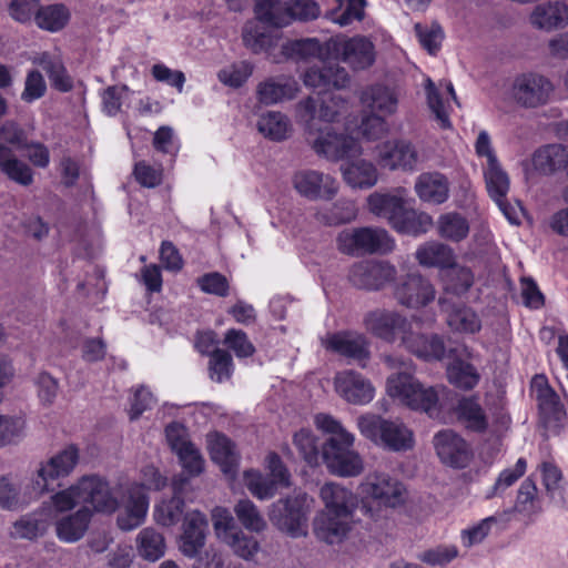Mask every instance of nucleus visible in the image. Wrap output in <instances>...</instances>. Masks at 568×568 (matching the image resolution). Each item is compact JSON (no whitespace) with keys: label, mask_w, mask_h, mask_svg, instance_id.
<instances>
[{"label":"nucleus","mask_w":568,"mask_h":568,"mask_svg":"<svg viewBox=\"0 0 568 568\" xmlns=\"http://www.w3.org/2000/svg\"><path fill=\"white\" fill-rule=\"evenodd\" d=\"M474 284V273L469 267L455 265L449 267L445 274V290L455 295H463Z\"/></svg>","instance_id":"nucleus-49"},{"label":"nucleus","mask_w":568,"mask_h":568,"mask_svg":"<svg viewBox=\"0 0 568 568\" xmlns=\"http://www.w3.org/2000/svg\"><path fill=\"white\" fill-rule=\"evenodd\" d=\"M16 536L33 540L45 531V520L39 518L38 513H32L22 516L13 524Z\"/></svg>","instance_id":"nucleus-59"},{"label":"nucleus","mask_w":568,"mask_h":568,"mask_svg":"<svg viewBox=\"0 0 568 568\" xmlns=\"http://www.w3.org/2000/svg\"><path fill=\"white\" fill-rule=\"evenodd\" d=\"M149 508V499L142 493L131 494L124 513L118 515L116 524L121 530H132L144 521Z\"/></svg>","instance_id":"nucleus-35"},{"label":"nucleus","mask_w":568,"mask_h":568,"mask_svg":"<svg viewBox=\"0 0 568 568\" xmlns=\"http://www.w3.org/2000/svg\"><path fill=\"white\" fill-rule=\"evenodd\" d=\"M433 444L439 460L450 468L464 469L473 458L469 444L453 429L436 433Z\"/></svg>","instance_id":"nucleus-16"},{"label":"nucleus","mask_w":568,"mask_h":568,"mask_svg":"<svg viewBox=\"0 0 568 568\" xmlns=\"http://www.w3.org/2000/svg\"><path fill=\"white\" fill-rule=\"evenodd\" d=\"M387 394L402 405L416 412H424L429 417L438 415V393L435 387L424 385L407 373L393 374L386 382Z\"/></svg>","instance_id":"nucleus-5"},{"label":"nucleus","mask_w":568,"mask_h":568,"mask_svg":"<svg viewBox=\"0 0 568 568\" xmlns=\"http://www.w3.org/2000/svg\"><path fill=\"white\" fill-rule=\"evenodd\" d=\"M334 386L336 393L353 405H366L375 396L372 382L354 369L338 372L334 378Z\"/></svg>","instance_id":"nucleus-18"},{"label":"nucleus","mask_w":568,"mask_h":568,"mask_svg":"<svg viewBox=\"0 0 568 568\" xmlns=\"http://www.w3.org/2000/svg\"><path fill=\"white\" fill-rule=\"evenodd\" d=\"M554 90L555 87L547 77L530 71L515 77L511 95L520 106L536 109L548 103Z\"/></svg>","instance_id":"nucleus-12"},{"label":"nucleus","mask_w":568,"mask_h":568,"mask_svg":"<svg viewBox=\"0 0 568 568\" xmlns=\"http://www.w3.org/2000/svg\"><path fill=\"white\" fill-rule=\"evenodd\" d=\"M537 486L534 479L527 477L520 485L515 503V510L520 514H531L536 509Z\"/></svg>","instance_id":"nucleus-64"},{"label":"nucleus","mask_w":568,"mask_h":568,"mask_svg":"<svg viewBox=\"0 0 568 568\" xmlns=\"http://www.w3.org/2000/svg\"><path fill=\"white\" fill-rule=\"evenodd\" d=\"M447 378L456 388L471 390L478 385L480 375L471 363L456 358L447 367Z\"/></svg>","instance_id":"nucleus-40"},{"label":"nucleus","mask_w":568,"mask_h":568,"mask_svg":"<svg viewBox=\"0 0 568 568\" xmlns=\"http://www.w3.org/2000/svg\"><path fill=\"white\" fill-rule=\"evenodd\" d=\"M293 184L302 196L311 201L320 199L329 201L338 191V183L335 179L314 170L296 172Z\"/></svg>","instance_id":"nucleus-20"},{"label":"nucleus","mask_w":568,"mask_h":568,"mask_svg":"<svg viewBox=\"0 0 568 568\" xmlns=\"http://www.w3.org/2000/svg\"><path fill=\"white\" fill-rule=\"evenodd\" d=\"M308 513L310 505L307 495L304 493L275 501L271 507L268 517L278 530L297 538L307 534Z\"/></svg>","instance_id":"nucleus-8"},{"label":"nucleus","mask_w":568,"mask_h":568,"mask_svg":"<svg viewBox=\"0 0 568 568\" xmlns=\"http://www.w3.org/2000/svg\"><path fill=\"white\" fill-rule=\"evenodd\" d=\"M298 92V84L294 79L270 78L257 87V98L263 104L270 105L283 100H292Z\"/></svg>","instance_id":"nucleus-33"},{"label":"nucleus","mask_w":568,"mask_h":568,"mask_svg":"<svg viewBox=\"0 0 568 568\" xmlns=\"http://www.w3.org/2000/svg\"><path fill=\"white\" fill-rule=\"evenodd\" d=\"M357 216V209L351 200H338L331 207L317 213L322 223L336 226L352 222Z\"/></svg>","instance_id":"nucleus-45"},{"label":"nucleus","mask_w":568,"mask_h":568,"mask_svg":"<svg viewBox=\"0 0 568 568\" xmlns=\"http://www.w3.org/2000/svg\"><path fill=\"white\" fill-rule=\"evenodd\" d=\"M347 101L339 94L324 92L320 94V103L316 99L308 97L297 104L298 114L305 120V130L311 138L318 129L317 120L324 122V125L337 121L345 109Z\"/></svg>","instance_id":"nucleus-10"},{"label":"nucleus","mask_w":568,"mask_h":568,"mask_svg":"<svg viewBox=\"0 0 568 568\" xmlns=\"http://www.w3.org/2000/svg\"><path fill=\"white\" fill-rule=\"evenodd\" d=\"M71 12L63 3H53L39 7L34 20L43 30L49 32H59L70 21Z\"/></svg>","instance_id":"nucleus-37"},{"label":"nucleus","mask_w":568,"mask_h":568,"mask_svg":"<svg viewBox=\"0 0 568 568\" xmlns=\"http://www.w3.org/2000/svg\"><path fill=\"white\" fill-rule=\"evenodd\" d=\"M312 140L316 154L332 161L351 159L361 152L358 141L347 134L337 133L332 125H320Z\"/></svg>","instance_id":"nucleus-14"},{"label":"nucleus","mask_w":568,"mask_h":568,"mask_svg":"<svg viewBox=\"0 0 568 568\" xmlns=\"http://www.w3.org/2000/svg\"><path fill=\"white\" fill-rule=\"evenodd\" d=\"M416 260L422 266L446 271L456 262L453 248L440 242H429L418 247Z\"/></svg>","instance_id":"nucleus-34"},{"label":"nucleus","mask_w":568,"mask_h":568,"mask_svg":"<svg viewBox=\"0 0 568 568\" xmlns=\"http://www.w3.org/2000/svg\"><path fill=\"white\" fill-rule=\"evenodd\" d=\"M448 325L462 333H477L481 328V322L477 314L467 307L456 308L448 316Z\"/></svg>","instance_id":"nucleus-55"},{"label":"nucleus","mask_w":568,"mask_h":568,"mask_svg":"<svg viewBox=\"0 0 568 568\" xmlns=\"http://www.w3.org/2000/svg\"><path fill=\"white\" fill-rule=\"evenodd\" d=\"M363 105L373 113L387 116L396 112L398 99L394 90L383 84L366 88L361 94Z\"/></svg>","instance_id":"nucleus-29"},{"label":"nucleus","mask_w":568,"mask_h":568,"mask_svg":"<svg viewBox=\"0 0 568 568\" xmlns=\"http://www.w3.org/2000/svg\"><path fill=\"white\" fill-rule=\"evenodd\" d=\"M207 527L206 516L201 511L195 510L185 515L180 538L183 555L192 558L200 554L205 545Z\"/></svg>","instance_id":"nucleus-25"},{"label":"nucleus","mask_w":568,"mask_h":568,"mask_svg":"<svg viewBox=\"0 0 568 568\" xmlns=\"http://www.w3.org/2000/svg\"><path fill=\"white\" fill-rule=\"evenodd\" d=\"M253 68L247 62L234 63L229 68L220 70L219 80L231 88H241L251 77Z\"/></svg>","instance_id":"nucleus-61"},{"label":"nucleus","mask_w":568,"mask_h":568,"mask_svg":"<svg viewBox=\"0 0 568 568\" xmlns=\"http://www.w3.org/2000/svg\"><path fill=\"white\" fill-rule=\"evenodd\" d=\"M78 462L79 449L74 445H69L41 465L34 483L36 489L40 493L54 490L55 486H60L55 481L69 476Z\"/></svg>","instance_id":"nucleus-15"},{"label":"nucleus","mask_w":568,"mask_h":568,"mask_svg":"<svg viewBox=\"0 0 568 568\" xmlns=\"http://www.w3.org/2000/svg\"><path fill=\"white\" fill-rule=\"evenodd\" d=\"M185 503L183 497L175 491L174 495L155 506L154 518L158 524L169 527L180 521L184 513Z\"/></svg>","instance_id":"nucleus-48"},{"label":"nucleus","mask_w":568,"mask_h":568,"mask_svg":"<svg viewBox=\"0 0 568 568\" xmlns=\"http://www.w3.org/2000/svg\"><path fill=\"white\" fill-rule=\"evenodd\" d=\"M527 469V462L524 457L517 459L513 468H506L499 473L495 484L487 490L485 498L491 499L496 496H501L507 488L513 486L520 477H523Z\"/></svg>","instance_id":"nucleus-50"},{"label":"nucleus","mask_w":568,"mask_h":568,"mask_svg":"<svg viewBox=\"0 0 568 568\" xmlns=\"http://www.w3.org/2000/svg\"><path fill=\"white\" fill-rule=\"evenodd\" d=\"M82 503L92 506V513L111 514L118 508V500L113 497L108 481L98 476H84L80 479Z\"/></svg>","instance_id":"nucleus-22"},{"label":"nucleus","mask_w":568,"mask_h":568,"mask_svg":"<svg viewBox=\"0 0 568 568\" xmlns=\"http://www.w3.org/2000/svg\"><path fill=\"white\" fill-rule=\"evenodd\" d=\"M519 282L523 304L530 310L542 308L546 303V297L537 282L530 276H521Z\"/></svg>","instance_id":"nucleus-63"},{"label":"nucleus","mask_w":568,"mask_h":568,"mask_svg":"<svg viewBox=\"0 0 568 568\" xmlns=\"http://www.w3.org/2000/svg\"><path fill=\"white\" fill-rule=\"evenodd\" d=\"M326 351L365 368L371 359V342L364 333L345 329L328 334L323 342Z\"/></svg>","instance_id":"nucleus-13"},{"label":"nucleus","mask_w":568,"mask_h":568,"mask_svg":"<svg viewBox=\"0 0 568 568\" xmlns=\"http://www.w3.org/2000/svg\"><path fill=\"white\" fill-rule=\"evenodd\" d=\"M324 504L314 519L315 536L326 544L342 541L352 528L354 513L358 506L357 496L346 487L326 483L320 490Z\"/></svg>","instance_id":"nucleus-3"},{"label":"nucleus","mask_w":568,"mask_h":568,"mask_svg":"<svg viewBox=\"0 0 568 568\" xmlns=\"http://www.w3.org/2000/svg\"><path fill=\"white\" fill-rule=\"evenodd\" d=\"M223 344L232 349L236 357L247 358L254 355L255 346L242 329L230 328L226 331Z\"/></svg>","instance_id":"nucleus-58"},{"label":"nucleus","mask_w":568,"mask_h":568,"mask_svg":"<svg viewBox=\"0 0 568 568\" xmlns=\"http://www.w3.org/2000/svg\"><path fill=\"white\" fill-rule=\"evenodd\" d=\"M568 161V148L562 144H546L538 148L532 156L534 170L544 175L564 170Z\"/></svg>","instance_id":"nucleus-28"},{"label":"nucleus","mask_w":568,"mask_h":568,"mask_svg":"<svg viewBox=\"0 0 568 568\" xmlns=\"http://www.w3.org/2000/svg\"><path fill=\"white\" fill-rule=\"evenodd\" d=\"M363 493L379 505L394 508L404 504L406 488L402 481L387 474H375L364 484Z\"/></svg>","instance_id":"nucleus-21"},{"label":"nucleus","mask_w":568,"mask_h":568,"mask_svg":"<svg viewBox=\"0 0 568 568\" xmlns=\"http://www.w3.org/2000/svg\"><path fill=\"white\" fill-rule=\"evenodd\" d=\"M280 39L281 38H243V43L245 48L250 49L253 53H265L266 58L273 63H283L288 60L297 62L306 61L308 58H318L322 62V67L308 68L303 75V82L306 87L318 89L320 94L328 92L332 88L342 89L348 84L349 75L347 71L339 67L334 58L324 59L316 53L305 57L282 54L287 45L301 38L288 41L278 49Z\"/></svg>","instance_id":"nucleus-2"},{"label":"nucleus","mask_w":568,"mask_h":568,"mask_svg":"<svg viewBox=\"0 0 568 568\" xmlns=\"http://www.w3.org/2000/svg\"><path fill=\"white\" fill-rule=\"evenodd\" d=\"M139 555L150 561L159 560L165 551V540L162 534L148 527L140 531L136 538Z\"/></svg>","instance_id":"nucleus-44"},{"label":"nucleus","mask_w":568,"mask_h":568,"mask_svg":"<svg viewBox=\"0 0 568 568\" xmlns=\"http://www.w3.org/2000/svg\"><path fill=\"white\" fill-rule=\"evenodd\" d=\"M414 189L422 202L433 205L446 203L450 195L449 180L438 171L420 173L416 179Z\"/></svg>","instance_id":"nucleus-23"},{"label":"nucleus","mask_w":568,"mask_h":568,"mask_svg":"<svg viewBox=\"0 0 568 568\" xmlns=\"http://www.w3.org/2000/svg\"><path fill=\"white\" fill-rule=\"evenodd\" d=\"M256 18L266 26L285 27V17L282 16L281 0H254Z\"/></svg>","instance_id":"nucleus-54"},{"label":"nucleus","mask_w":568,"mask_h":568,"mask_svg":"<svg viewBox=\"0 0 568 568\" xmlns=\"http://www.w3.org/2000/svg\"><path fill=\"white\" fill-rule=\"evenodd\" d=\"M343 178L352 187L368 189L377 182V170L373 163L361 160L344 166Z\"/></svg>","instance_id":"nucleus-41"},{"label":"nucleus","mask_w":568,"mask_h":568,"mask_svg":"<svg viewBox=\"0 0 568 568\" xmlns=\"http://www.w3.org/2000/svg\"><path fill=\"white\" fill-rule=\"evenodd\" d=\"M531 390L536 394L539 419L545 427L560 430L567 422V412L544 374H537L531 379Z\"/></svg>","instance_id":"nucleus-11"},{"label":"nucleus","mask_w":568,"mask_h":568,"mask_svg":"<svg viewBox=\"0 0 568 568\" xmlns=\"http://www.w3.org/2000/svg\"><path fill=\"white\" fill-rule=\"evenodd\" d=\"M484 178L489 196L501 206L509 190V178L501 169L497 158H491L490 163H487Z\"/></svg>","instance_id":"nucleus-39"},{"label":"nucleus","mask_w":568,"mask_h":568,"mask_svg":"<svg viewBox=\"0 0 568 568\" xmlns=\"http://www.w3.org/2000/svg\"><path fill=\"white\" fill-rule=\"evenodd\" d=\"M207 448L213 463L217 464L224 474H234L237 458L234 443L223 433L215 432L207 436Z\"/></svg>","instance_id":"nucleus-30"},{"label":"nucleus","mask_w":568,"mask_h":568,"mask_svg":"<svg viewBox=\"0 0 568 568\" xmlns=\"http://www.w3.org/2000/svg\"><path fill=\"white\" fill-rule=\"evenodd\" d=\"M437 233L447 241L459 243L469 234L467 219L458 212H447L437 219Z\"/></svg>","instance_id":"nucleus-38"},{"label":"nucleus","mask_w":568,"mask_h":568,"mask_svg":"<svg viewBox=\"0 0 568 568\" xmlns=\"http://www.w3.org/2000/svg\"><path fill=\"white\" fill-rule=\"evenodd\" d=\"M416 320H408L395 311L376 308L367 312L363 325L374 337L394 344L397 341L410 354L424 361H442L446 354L444 337L438 334L427 335L416 331Z\"/></svg>","instance_id":"nucleus-1"},{"label":"nucleus","mask_w":568,"mask_h":568,"mask_svg":"<svg viewBox=\"0 0 568 568\" xmlns=\"http://www.w3.org/2000/svg\"><path fill=\"white\" fill-rule=\"evenodd\" d=\"M529 21L544 32L561 30L568 26V6L561 1L539 3L530 13Z\"/></svg>","instance_id":"nucleus-26"},{"label":"nucleus","mask_w":568,"mask_h":568,"mask_svg":"<svg viewBox=\"0 0 568 568\" xmlns=\"http://www.w3.org/2000/svg\"><path fill=\"white\" fill-rule=\"evenodd\" d=\"M367 203L372 213L386 217L390 225L406 207L400 196L392 194L373 193L368 196Z\"/></svg>","instance_id":"nucleus-42"},{"label":"nucleus","mask_w":568,"mask_h":568,"mask_svg":"<svg viewBox=\"0 0 568 568\" xmlns=\"http://www.w3.org/2000/svg\"><path fill=\"white\" fill-rule=\"evenodd\" d=\"M339 8L331 12V20L341 27H346L353 21L364 18L365 0H336Z\"/></svg>","instance_id":"nucleus-51"},{"label":"nucleus","mask_w":568,"mask_h":568,"mask_svg":"<svg viewBox=\"0 0 568 568\" xmlns=\"http://www.w3.org/2000/svg\"><path fill=\"white\" fill-rule=\"evenodd\" d=\"M458 422L469 432L483 434L488 429V417L476 395L462 397L455 407Z\"/></svg>","instance_id":"nucleus-27"},{"label":"nucleus","mask_w":568,"mask_h":568,"mask_svg":"<svg viewBox=\"0 0 568 568\" xmlns=\"http://www.w3.org/2000/svg\"><path fill=\"white\" fill-rule=\"evenodd\" d=\"M234 373V363L229 351L214 348L209 359V376L216 383L229 381Z\"/></svg>","instance_id":"nucleus-47"},{"label":"nucleus","mask_w":568,"mask_h":568,"mask_svg":"<svg viewBox=\"0 0 568 568\" xmlns=\"http://www.w3.org/2000/svg\"><path fill=\"white\" fill-rule=\"evenodd\" d=\"M378 159L384 168L412 170L418 161V154L412 142L394 140L378 146Z\"/></svg>","instance_id":"nucleus-24"},{"label":"nucleus","mask_w":568,"mask_h":568,"mask_svg":"<svg viewBox=\"0 0 568 568\" xmlns=\"http://www.w3.org/2000/svg\"><path fill=\"white\" fill-rule=\"evenodd\" d=\"M425 91H426L428 108L435 114V118L438 122L439 128L442 130L453 129V124L449 119V115L445 110L442 94L439 93L435 83L429 78L427 79V84L425 87Z\"/></svg>","instance_id":"nucleus-56"},{"label":"nucleus","mask_w":568,"mask_h":568,"mask_svg":"<svg viewBox=\"0 0 568 568\" xmlns=\"http://www.w3.org/2000/svg\"><path fill=\"white\" fill-rule=\"evenodd\" d=\"M354 436L342 433L329 437L322 447V458L331 474L341 477H354L362 473L363 462L353 449Z\"/></svg>","instance_id":"nucleus-7"},{"label":"nucleus","mask_w":568,"mask_h":568,"mask_svg":"<svg viewBox=\"0 0 568 568\" xmlns=\"http://www.w3.org/2000/svg\"><path fill=\"white\" fill-rule=\"evenodd\" d=\"M435 288L426 277L418 273H408L396 285L394 295L400 305L419 308L435 300Z\"/></svg>","instance_id":"nucleus-19"},{"label":"nucleus","mask_w":568,"mask_h":568,"mask_svg":"<svg viewBox=\"0 0 568 568\" xmlns=\"http://www.w3.org/2000/svg\"><path fill=\"white\" fill-rule=\"evenodd\" d=\"M9 180L29 186L33 183V172L31 168L20 161L13 153L0 170Z\"/></svg>","instance_id":"nucleus-60"},{"label":"nucleus","mask_w":568,"mask_h":568,"mask_svg":"<svg viewBox=\"0 0 568 568\" xmlns=\"http://www.w3.org/2000/svg\"><path fill=\"white\" fill-rule=\"evenodd\" d=\"M432 225L433 219L428 213L405 207L392 227L400 234L418 236L425 234Z\"/></svg>","instance_id":"nucleus-36"},{"label":"nucleus","mask_w":568,"mask_h":568,"mask_svg":"<svg viewBox=\"0 0 568 568\" xmlns=\"http://www.w3.org/2000/svg\"><path fill=\"white\" fill-rule=\"evenodd\" d=\"M244 478L247 489L261 500L273 498L281 487L275 479L254 469L246 470Z\"/></svg>","instance_id":"nucleus-46"},{"label":"nucleus","mask_w":568,"mask_h":568,"mask_svg":"<svg viewBox=\"0 0 568 568\" xmlns=\"http://www.w3.org/2000/svg\"><path fill=\"white\" fill-rule=\"evenodd\" d=\"M257 129L266 139L280 142L288 136L290 121L283 113L270 111L260 116Z\"/></svg>","instance_id":"nucleus-43"},{"label":"nucleus","mask_w":568,"mask_h":568,"mask_svg":"<svg viewBox=\"0 0 568 568\" xmlns=\"http://www.w3.org/2000/svg\"><path fill=\"white\" fill-rule=\"evenodd\" d=\"M33 63L39 65L48 75L52 87L60 92H69L73 82L58 53L42 52L34 57Z\"/></svg>","instance_id":"nucleus-31"},{"label":"nucleus","mask_w":568,"mask_h":568,"mask_svg":"<svg viewBox=\"0 0 568 568\" xmlns=\"http://www.w3.org/2000/svg\"><path fill=\"white\" fill-rule=\"evenodd\" d=\"M396 268L387 262L361 261L348 271V281L357 288L377 291L393 281Z\"/></svg>","instance_id":"nucleus-17"},{"label":"nucleus","mask_w":568,"mask_h":568,"mask_svg":"<svg viewBox=\"0 0 568 568\" xmlns=\"http://www.w3.org/2000/svg\"><path fill=\"white\" fill-rule=\"evenodd\" d=\"M133 175L140 185L148 189H153L162 183L163 169L161 165L155 168L149 164L146 161L142 160L134 164Z\"/></svg>","instance_id":"nucleus-62"},{"label":"nucleus","mask_w":568,"mask_h":568,"mask_svg":"<svg viewBox=\"0 0 568 568\" xmlns=\"http://www.w3.org/2000/svg\"><path fill=\"white\" fill-rule=\"evenodd\" d=\"M336 242L338 251L346 255L385 253L394 245L387 231L369 226L344 230Z\"/></svg>","instance_id":"nucleus-9"},{"label":"nucleus","mask_w":568,"mask_h":568,"mask_svg":"<svg viewBox=\"0 0 568 568\" xmlns=\"http://www.w3.org/2000/svg\"><path fill=\"white\" fill-rule=\"evenodd\" d=\"M234 513L239 521L251 531L261 532L265 529L266 523L254 503L250 499H241L234 506Z\"/></svg>","instance_id":"nucleus-52"},{"label":"nucleus","mask_w":568,"mask_h":568,"mask_svg":"<svg viewBox=\"0 0 568 568\" xmlns=\"http://www.w3.org/2000/svg\"><path fill=\"white\" fill-rule=\"evenodd\" d=\"M293 444L310 466L318 465L320 449L316 436L310 429L302 428L294 434Z\"/></svg>","instance_id":"nucleus-53"},{"label":"nucleus","mask_w":568,"mask_h":568,"mask_svg":"<svg viewBox=\"0 0 568 568\" xmlns=\"http://www.w3.org/2000/svg\"><path fill=\"white\" fill-rule=\"evenodd\" d=\"M320 16V7L314 0H292L281 17H285V26L293 20L308 21Z\"/></svg>","instance_id":"nucleus-57"},{"label":"nucleus","mask_w":568,"mask_h":568,"mask_svg":"<svg viewBox=\"0 0 568 568\" xmlns=\"http://www.w3.org/2000/svg\"><path fill=\"white\" fill-rule=\"evenodd\" d=\"M339 38H328L322 45L318 38L296 40L287 45L283 54L305 57L318 54L324 59L334 58L337 63L345 62L354 70H365L375 62V47L371 38H346L343 43Z\"/></svg>","instance_id":"nucleus-4"},{"label":"nucleus","mask_w":568,"mask_h":568,"mask_svg":"<svg viewBox=\"0 0 568 568\" xmlns=\"http://www.w3.org/2000/svg\"><path fill=\"white\" fill-rule=\"evenodd\" d=\"M361 434L390 452H406L414 446V434L402 423L387 420L378 415H363L358 418Z\"/></svg>","instance_id":"nucleus-6"},{"label":"nucleus","mask_w":568,"mask_h":568,"mask_svg":"<svg viewBox=\"0 0 568 568\" xmlns=\"http://www.w3.org/2000/svg\"><path fill=\"white\" fill-rule=\"evenodd\" d=\"M92 518V510L82 506L74 514L62 517L57 521V536L61 541L75 542L80 540L88 530Z\"/></svg>","instance_id":"nucleus-32"}]
</instances>
